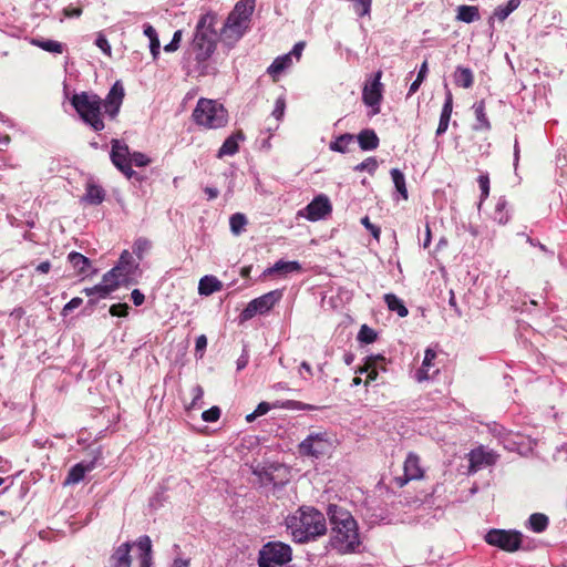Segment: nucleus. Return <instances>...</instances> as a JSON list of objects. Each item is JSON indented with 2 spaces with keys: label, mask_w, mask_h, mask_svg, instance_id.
<instances>
[{
  "label": "nucleus",
  "mask_w": 567,
  "mask_h": 567,
  "mask_svg": "<svg viewBox=\"0 0 567 567\" xmlns=\"http://www.w3.org/2000/svg\"><path fill=\"white\" fill-rule=\"evenodd\" d=\"M95 467V460L89 462H80L73 465L65 478V485H74L80 483L87 472H91Z\"/></svg>",
  "instance_id": "obj_19"
},
{
  "label": "nucleus",
  "mask_w": 567,
  "mask_h": 567,
  "mask_svg": "<svg viewBox=\"0 0 567 567\" xmlns=\"http://www.w3.org/2000/svg\"><path fill=\"white\" fill-rule=\"evenodd\" d=\"M454 82L457 86L468 89L474 83V75L471 69L457 66L454 72Z\"/></svg>",
  "instance_id": "obj_33"
},
{
  "label": "nucleus",
  "mask_w": 567,
  "mask_h": 567,
  "mask_svg": "<svg viewBox=\"0 0 567 567\" xmlns=\"http://www.w3.org/2000/svg\"><path fill=\"white\" fill-rule=\"evenodd\" d=\"M190 560L188 558H175L171 567H189Z\"/></svg>",
  "instance_id": "obj_64"
},
{
  "label": "nucleus",
  "mask_w": 567,
  "mask_h": 567,
  "mask_svg": "<svg viewBox=\"0 0 567 567\" xmlns=\"http://www.w3.org/2000/svg\"><path fill=\"white\" fill-rule=\"evenodd\" d=\"M248 361H249V355L246 351H244L241 353V355L237 359V370H243L244 368H246V365L248 364Z\"/></svg>",
  "instance_id": "obj_62"
},
{
  "label": "nucleus",
  "mask_w": 567,
  "mask_h": 567,
  "mask_svg": "<svg viewBox=\"0 0 567 567\" xmlns=\"http://www.w3.org/2000/svg\"><path fill=\"white\" fill-rule=\"evenodd\" d=\"M131 298L135 306H141L145 300L144 295L138 289L132 291Z\"/></svg>",
  "instance_id": "obj_61"
},
{
  "label": "nucleus",
  "mask_w": 567,
  "mask_h": 567,
  "mask_svg": "<svg viewBox=\"0 0 567 567\" xmlns=\"http://www.w3.org/2000/svg\"><path fill=\"white\" fill-rule=\"evenodd\" d=\"M522 538V533L517 530L491 529L485 535L488 545L506 551H516L520 547Z\"/></svg>",
  "instance_id": "obj_10"
},
{
  "label": "nucleus",
  "mask_w": 567,
  "mask_h": 567,
  "mask_svg": "<svg viewBox=\"0 0 567 567\" xmlns=\"http://www.w3.org/2000/svg\"><path fill=\"white\" fill-rule=\"evenodd\" d=\"M361 224H362V225H363V226H364V227H365V228L371 233V235H372L374 238H377V239L379 238L381 230H380V228H379L378 226L373 225V224L370 221V219H369V217H368V216H365V217H363V218L361 219Z\"/></svg>",
  "instance_id": "obj_56"
},
{
  "label": "nucleus",
  "mask_w": 567,
  "mask_h": 567,
  "mask_svg": "<svg viewBox=\"0 0 567 567\" xmlns=\"http://www.w3.org/2000/svg\"><path fill=\"white\" fill-rule=\"evenodd\" d=\"M144 35L150 39V51L154 60L159 55L161 43L156 30L148 23L143 25Z\"/></svg>",
  "instance_id": "obj_34"
},
{
  "label": "nucleus",
  "mask_w": 567,
  "mask_h": 567,
  "mask_svg": "<svg viewBox=\"0 0 567 567\" xmlns=\"http://www.w3.org/2000/svg\"><path fill=\"white\" fill-rule=\"evenodd\" d=\"M130 161L131 165L134 164L137 167H144L151 163L150 157L141 152H134L131 154Z\"/></svg>",
  "instance_id": "obj_47"
},
{
  "label": "nucleus",
  "mask_w": 567,
  "mask_h": 567,
  "mask_svg": "<svg viewBox=\"0 0 567 567\" xmlns=\"http://www.w3.org/2000/svg\"><path fill=\"white\" fill-rule=\"evenodd\" d=\"M102 281L106 288L110 289V292L115 291L120 286L131 285V282L125 279L124 275L116 274L113 269L103 275Z\"/></svg>",
  "instance_id": "obj_29"
},
{
  "label": "nucleus",
  "mask_w": 567,
  "mask_h": 567,
  "mask_svg": "<svg viewBox=\"0 0 567 567\" xmlns=\"http://www.w3.org/2000/svg\"><path fill=\"white\" fill-rule=\"evenodd\" d=\"M302 269L301 265L297 260L286 261V260H278L274 264V266L267 268L264 271L265 276H271L274 274H280V275H287L292 272H300Z\"/></svg>",
  "instance_id": "obj_22"
},
{
  "label": "nucleus",
  "mask_w": 567,
  "mask_h": 567,
  "mask_svg": "<svg viewBox=\"0 0 567 567\" xmlns=\"http://www.w3.org/2000/svg\"><path fill=\"white\" fill-rule=\"evenodd\" d=\"M128 306L126 303H116L111 306L110 313L114 317H124L127 315Z\"/></svg>",
  "instance_id": "obj_55"
},
{
  "label": "nucleus",
  "mask_w": 567,
  "mask_h": 567,
  "mask_svg": "<svg viewBox=\"0 0 567 567\" xmlns=\"http://www.w3.org/2000/svg\"><path fill=\"white\" fill-rule=\"evenodd\" d=\"M468 474H475L482 468L493 465L496 462V455L492 451L484 450L483 446H480L475 450H472L468 454Z\"/></svg>",
  "instance_id": "obj_14"
},
{
  "label": "nucleus",
  "mask_w": 567,
  "mask_h": 567,
  "mask_svg": "<svg viewBox=\"0 0 567 567\" xmlns=\"http://www.w3.org/2000/svg\"><path fill=\"white\" fill-rule=\"evenodd\" d=\"M244 134L241 132H237L229 137H227L220 148L218 150L217 157L223 158L224 156H233L239 150V141H243Z\"/></svg>",
  "instance_id": "obj_25"
},
{
  "label": "nucleus",
  "mask_w": 567,
  "mask_h": 567,
  "mask_svg": "<svg viewBox=\"0 0 567 567\" xmlns=\"http://www.w3.org/2000/svg\"><path fill=\"white\" fill-rule=\"evenodd\" d=\"M377 168H378V161L375 159V157H368L360 164L355 165L353 169L355 172L367 171L369 174L372 175V174H374Z\"/></svg>",
  "instance_id": "obj_45"
},
{
  "label": "nucleus",
  "mask_w": 567,
  "mask_h": 567,
  "mask_svg": "<svg viewBox=\"0 0 567 567\" xmlns=\"http://www.w3.org/2000/svg\"><path fill=\"white\" fill-rule=\"evenodd\" d=\"M392 182L395 189L401 194L403 199H408V189L405 185L404 174L399 168H392L391 172Z\"/></svg>",
  "instance_id": "obj_38"
},
{
  "label": "nucleus",
  "mask_w": 567,
  "mask_h": 567,
  "mask_svg": "<svg viewBox=\"0 0 567 567\" xmlns=\"http://www.w3.org/2000/svg\"><path fill=\"white\" fill-rule=\"evenodd\" d=\"M473 110H474V114H475V118H476V122L473 125V130L488 132L491 130V123H489L486 112H485L484 101L474 103Z\"/></svg>",
  "instance_id": "obj_26"
},
{
  "label": "nucleus",
  "mask_w": 567,
  "mask_h": 567,
  "mask_svg": "<svg viewBox=\"0 0 567 567\" xmlns=\"http://www.w3.org/2000/svg\"><path fill=\"white\" fill-rule=\"evenodd\" d=\"M182 41V31L177 30L173 34V39L168 44L164 47L165 52H175L179 48V43Z\"/></svg>",
  "instance_id": "obj_51"
},
{
  "label": "nucleus",
  "mask_w": 567,
  "mask_h": 567,
  "mask_svg": "<svg viewBox=\"0 0 567 567\" xmlns=\"http://www.w3.org/2000/svg\"><path fill=\"white\" fill-rule=\"evenodd\" d=\"M385 361L386 359L382 354L370 355L367 358L364 367L359 370L360 373H368V380L365 383L377 379L378 369L385 371Z\"/></svg>",
  "instance_id": "obj_21"
},
{
  "label": "nucleus",
  "mask_w": 567,
  "mask_h": 567,
  "mask_svg": "<svg viewBox=\"0 0 567 567\" xmlns=\"http://www.w3.org/2000/svg\"><path fill=\"white\" fill-rule=\"evenodd\" d=\"M151 247V244L145 238H138L133 247V252L137 255L138 259L143 258V254L147 251Z\"/></svg>",
  "instance_id": "obj_48"
},
{
  "label": "nucleus",
  "mask_w": 567,
  "mask_h": 567,
  "mask_svg": "<svg viewBox=\"0 0 567 567\" xmlns=\"http://www.w3.org/2000/svg\"><path fill=\"white\" fill-rule=\"evenodd\" d=\"M216 14L207 12L200 17L196 25V32L192 43L197 62L206 61L215 51L217 33L214 28Z\"/></svg>",
  "instance_id": "obj_4"
},
{
  "label": "nucleus",
  "mask_w": 567,
  "mask_h": 567,
  "mask_svg": "<svg viewBox=\"0 0 567 567\" xmlns=\"http://www.w3.org/2000/svg\"><path fill=\"white\" fill-rule=\"evenodd\" d=\"M246 224H247V219H246L245 215H243L240 213L234 214L229 219L230 230L235 235H239L243 231Z\"/></svg>",
  "instance_id": "obj_42"
},
{
  "label": "nucleus",
  "mask_w": 567,
  "mask_h": 567,
  "mask_svg": "<svg viewBox=\"0 0 567 567\" xmlns=\"http://www.w3.org/2000/svg\"><path fill=\"white\" fill-rule=\"evenodd\" d=\"M332 212L328 196L321 194L316 196L303 209L298 212L299 217L310 221H318L326 218Z\"/></svg>",
  "instance_id": "obj_12"
},
{
  "label": "nucleus",
  "mask_w": 567,
  "mask_h": 567,
  "mask_svg": "<svg viewBox=\"0 0 567 567\" xmlns=\"http://www.w3.org/2000/svg\"><path fill=\"white\" fill-rule=\"evenodd\" d=\"M354 11L359 17H364L370 13L372 0H353Z\"/></svg>",
  "instance_id": "obj_46"
},
{
  "label": "nucleus",
  "mask_w": 567,
  "mask_h": 567,
  "mask_svg": "<svg viewBox=\"0 0 567 567\" xmlns=\"http://www.w3.org/2000/svg\"><path fill=\"white\" fill-rule=\"evenodd\" d=\"M548 517L542 513L532 514L527 522V527L535 533H543L548 526Z\"/></svg>",
  "instance_id": "obj_35"
},
{
  "label": "nucleus",
  "mask_w": 567,
  "mask_h": 567,
  "mask_svg": "<svg viewBox=\"0 0 567 567\" xmlns=\"http://www.w3.org/2000/svg\"><path fill=\"white\" fill-rule=\"evenodd\" d=\"M306 44L303 41H300V42H297L292 50L288 53L291 58V60H296V61H299V59L301 58V54L303 52V49H305Z\"/></svg>",
  "instance_id": "obj_57"
},
{
  "label": "nucleus",
  "mask_w": 567,
  "mask_h": 567,
  "mask_svg": "<svg viewBox=\"0 0 567 567\" xmlns=\"http://www.w3.org/2000/svg\"><path fill=\"white\" fill-rule=\"evenodd\" d=\"M113 165L122 172L125 177L131 179L136 175V172L131 167V152L128 146L120 140H112V148L110 153Z\"/></svg>",
  "instance_id": "obj_11"
},
{
  "label": "nucleus",
  "mask_w": 567,
  "mask_h": 567,
  "mask_svg": "<svg viewBox=\"0 0 567 567\" xmlns=\"http://www.w3.org/2000/svg\"><path fill=\"white\" fill-rule=\"evenodd\" d=\"M206 347H207V338L204 334L198 336L196 338V343H195L196 353H200V357H202Z\"/></svg>",
  "instance_id": "obj_60"
},
{
  "label": "nucleus",
  "mask_w": 567,
  "mask_h": 567,
  "mask_svg": "<svg viewBox=\"0 0 567 567\" xmlns=\"http://www.w3.org/2000/svg\"><path fill=\"white\" fill-rule=\"evenodd\" d=\"M282 298L281 290L269 291L258 298L252 299L240 313V320L247 321L256 315H264L270 311L277 302Z\"/></svg>",
  "instance_id": "obj_8"
},
{
  "label": "nucleus",
  "mask_w": 567,
  "mask_h": 567,
  "mask_svg": "<svg viewBox=\"0 0 567 567\" xmlns=\"http://www.w3.org/2000/svg\"><path fill=\"white\" fill-rule=\"evenodd\" d=\"M436 352L427 348L421 367L416 370L414 378L417 382H424L433 379L439 373V368L434 364Z\"/></svg>",
  "instance_id": "obj_16"
},
{
  "label": "nucleus",
  "mask_w": 567,
  "mask_h": 567,
  "mask_svg": "<svg viewBox=\"0 0 567 567\" xmlns=\"http://www.w3.org/2000/svg\"><path fill=\"white\" fill-rule=\"evenodd\" d=\"M141 554H152V542L147 535L141 536L136 543Z\"/></svg>",
  "instance_id": "obj_54"
},
{
  "label": "nucleus",
  "mask_w": 567,
  "mask_h": 567,
  "mask_svg": "<svg viewBox=\"0 0 567 567\" xmlns=\"http://www.w3.org/2000/svg\"><path fill=\"white\" fill-rule=\"evenodd\" d=\"M123 99L124 87L121 82L116 81L104 101L94 93L81 92L72 96L71 104L86 124L94 131H102L104 128L102 107H104V112L113 118L117 115Z\"/></svg>",
  "instance_id": "obj_1"
},
{
  "label": "nucleus",
  "mask_w": 567,
  "mask_h": 567,
  "mask_svg": "<svg viewBox=\"0 0 567 567\" xmlns=\"http://www.w3.org/2000/svg\"><path fill=\"white\" fill-rule=\"evenodd\" d=\"M131 544L124 543L120 545L109 559V567H131Z\"/></svg>",
  "instance_id": "obj_20"
},
{
  "label": "nucleus",
  "mask_w": 567,
  "mask_h": 567,
  "mask_svg": "<svg viewBox=\"0 0 567 567\" xmlns=\"http://www.w3.org/2000/svg\"><path fill=\"white\" fill-rule=\"evenodd\" d=\"M68 261L70 262V265L76 272V275H79V276L86 277L96 271V270H92L91 260L80 252L71 251L68 255Z\"/></svg>",
  "instance_id": "obj_18"
},
{
  "label": "nucleus",
  "mask_w": 567,
  "mask_h": 567,
  "mask_svg": "<svg viewBox=\"0 0 567 567\" xmlns=\"http://www.w3.org/2000/svg\"><path fill=\"white\" fill-rule=\"evenodd\" d=\"M292 559L291 547L282 542H268L259 550V567H281Z\"/></svg>",
  "instance_id": "obj_7"
},
{
  "label": "nucleus",
  "mask_w": 567,
  "mask_h": 567,
  "mask_svg": "<svg viewBox=\"0 0 567 567\" xmlns=\"http://www.w3.org/2000/svg\"><path fill=\"white\" fill-rule=\"evenodd\" d=\"M112 269L116 274L124 275L125 279L132 284L138 269V264L135 261L133 255L130 251L124 250L121 254L117 264Z\"/></svg>",
  "instance_id": "obj_17"
},
{
  "label": "nucleus",
  "mask_w": 567,
  "mask_h": 567,
  "mask_svg": "<svg viewBox=\"0 0 567 567\" xmlns=\"http://www.w3.org/2000/svg\"><path fill=\"white\" fill-rule=\"evenodd\" d=\"M192 117L198 126L207 130L224 127L228 122V113L224 105L204 97L197 101Z\"/></svg>",
  "instance_id": "obj_5"
},
{
  "label": "nucleus",
  "mask_w": 567,
  "mask_h": 567,
  "mask_svg": "<svg viewBox=\"0 0 567 567\" xmlns=\"http://www.w3.org/2000/svg\"><path fill=\"white\" fill-rule=\"evenodd\" d=\"M95 45L106 55H111L112 49L107 41V39L102 34L99 33L95 39Z\"/></svg>",
  "instance_id": "obj_53"
},
{
  "label": "nucleus",
  "mask_w": 567,
  "mask_h": 567,
  "mask_svg": "<svg viewBox=\"0 0 567 567\" xmlns=\"http://www.w3.org/2000/svg\"><path fill=\"white\" fill-rule=\"evenodd\" d=\"M271 409L270 404L267 402H260L255 412L258 416L265 415Z\"/></svg>",
  "instance_id": "obj_63"
},
{
  "label": "nucleus",
  "mask_w": 567,
  "mask_h": 567,
  "mask_svg": "<svg viewBox=\"0 0 567 567\" xmlns=\"http://www.w3.org/2000/svg\"><path fill=\"white\" fill-rule=\"evenodd\" d=\"M192 402L187 405V410L200 409L203 406L204 390L200 385H195L192 389Z\"/></svg>",
  "instance_id": "obj_44"
},
{
  "label": "nucleus",
  "mask_w": 567,
  "mask_h": 567,
  "mask_svg": "<svg viewBox=\"0 0 567 567\" xmlns=\"http://www.w3.org/2000/svg\"><path fill=\"white\" fill-rule=\"evenodd\" d=\"M293 61L291 60L290 55L284 54L274 60V62L269 65L267 72L272 78H276L280 73H282L285 70L290 68L292 65Z\"/></svg>",
  "instance_id": "obj_32"
},
{
  "label": "nucleus",
  "mask_w": 567,
  "mask_h": 567,
  "mask_svg": "<svg viewBox=\"0 0 567 567\" xmlns=\"http://www.w3.org/2000/svg\"><path fill=\"white\" fill-rule=\"evenodd\" d=\"M105 199V190L102 186L95 184L94 182H89L86 184L85 194L82 197V202L96 206L103 203Z\"/></svg>",
  "instance_id": "obj_23"
},
{
  "label": "nucleus",
  "mask_w": 567,
  "mask_h": 567,
  "mask_svg": "<svg viewBox=\"0 0 567 567\" xmlns=\"http://www.w3.org/2000/svg\"><path fill=\"white\" fill-rule=\"evenodd\" d=\"M358 143L363 151H373L379 146V137L373 130H363L358 134Z\"/></svg>",
  "instance_id": "obj_27"
},
{
  "label": "nucleus",
  "mask_w": 567,
  "mask_h": 567,
  "mask_svg": "<svg viewBox=\"0 0 567 567\" xmlns=\"http://www.w3.org/2000/svg\"><path fill=\"white\" fill-rule=\"evenodd\" d=\"M220 417V409L218 406H212L202 414V419L205 422H216Z\"/></svg>",
  "instance_id": "obj_50"
},
{
  "label": "nucleus",
  "mask_w": 567,
  "mask_h": 567,
  "mask_svg": "<svg viewBox=\"0 0 567 567\" xmlns=\"http://www.w3.org/2000/svg\"><path fill=\"white\" fill-rule=\"evenodd\" d=\"M33 44L51 53H62L63 44L54 40H34Z\"/></svg>",
  "instance_id": "obj_40"
},
{
  "label": "nucleus",
  "mask_w": 567,
  "mask_h": 567,
  "mask_svg": "<svg viewBox=\"0 0 567 567\" xmlns=\"http://www.w3.org/2000/svg\"><path fill=\"white\" fill-rule=\"evenodd\" d=\"M83 292L87 297H96L97 299H104L111 293L110 289L106 288V286L104 285V282L102 280L100 284H97L93 287L84 288Z\"/></svg>",
  "instance_id": "obj_41"
},
{
  "label": "nucleus",
  "mask_w": 567,
  "mask_h": 567,
  "mask_svg": "<svg viewBox=\"0 0 567 567\" xmlns=\"http://www.w3.org/2000/svg\"><path fill=\"white\" fill-rule=\"evenodd\" d=\"M331 530L329 546L338 554L348 555L360 551L362 545L358 522L344 507L330 504L327 508Z\"/></svg>",
  "instance_id": "obj_2"
},
{
  "label": "nucleus",
  "mask_w": 567,
  "mask_h": 567,
  "mask_svg": "<svg viewBox=\"0 0 567 567\" xmlns=\"http://www.w3.org/2000/svg\"><path fill=\"white\" fill-rule=\"evenodd\" d=\"M381 72H378L373 81L365 85L362 92V99L365 105L372 109V114L380 112V103L382 100V84L380 82Z\"/></svg>",
  "instance_id": "obj_13"
},
{
  "label": "nucleus",
  "mask_w": 567,
  "mask_h": 567,
  "mask_svg": "<svg viewBox=\"0 0 567 567\" xmlns=\"http://www.w3.org/2000/svg\"><path fill=\"white\" fill-rule=\"evenodd\" d=\"M520 4V0H509L506 4L498 6L493 13V18L503 22L515 11Z\"/></svg>",
  "instance_id": "obj_36"
},
{
  "label": "nucleus",
  "mask_w": 567,
  "mask_h": 567,
  "mask_svg": "<svg viewBox=\"0 0 567 567\" xmlns=\"http://www.w3.org/2000/svg\"><path fill=\"white\" fill-rule=\"evenodd\" d=\"M254 10L255 0H239L225 22L223 29L225 37L235 40L240 39L248 29Z\"/></svg>",
  "instance_id": "obj_6"
},
{
  "label": "nucleus",
  "mask_w": 567,
  "mask_h": 567,
  "mask_svg": "<svg viewBox=\"0 0 567 567\" xmlns=\"http://www.w3.org/2000/svg\"><path fill=\"white\" fill-rule=\"evenodd\" d=\"M506 206H507V200L504 197H501L497 200L496 206H495L493 218L495 221H497L501 225L506 224L509 219L508 213L506 210Z\"/></svg>",
  "instance_id": "obj_39"
},
{
  "label": "nucleus",
  "mask_w": 567,
  "mask_h": 567,
  "mask_svg": "<svg viewBox=\"0 0 567 567\" xmlns=\"http://www.w3.org/2000/svg\"><path fill=\"white\" fill-rule=\"evenodd\" d=\"M285 107H286V104H285L284 99H278V100L276 101L275 109H274V111H272V115H274L278 121L282 118L284 113H285Z\"/></svg>",
  "instance_id": "obj_59"
},
{
  "label": "nucleus",
  "mask_w": 567,
  "mask_h": 567,
  "mask_svg": "<svg viewBox=\"0 0 567 567\" xmlns=\"http://www.w3.org/2000/svg\"><path fill=\"white\" fill-rule=\"evenodd\" d=\"M404 475L395 477L399 486H403L409 481L420 480L423 477V468L421 466L420 457L415 453H409L404 461Z\"/></svg>",
  "instance_id": "obj_15"
},
{
  "label": "nucleus",
  "mask_w": 567,
  "mask_h": 567,
  "mask_svg": "<svg viewBox=\"0 0 567 567\" xmlns=\"http://www.w3.org/2000/svg\"><path fill=\"white\" fill-rule=\"evenodd\" d=\"M353 138L354 136L352 134H342L330 143L329 148L333 152L346 153L348 146L353 142Z\"/></svg>",
  "instance_id": "obj_37"
},
{
  "label": "nucleus",
  "mask_w": 567,
  "mask_h": 567,
  "mask_svg": "<svg viewBox=\"0 0 567 567\" xmlns=\"http://www.w3.org/2000/svg\"><path fill=\"white\" fill-rule=\"evenodd\" d=\"M223 288V284L214 276H204L198 284V293L202 296H210L212 293L219 291Z\"/></svg>",
  "instance_id": "obj_28"
},
{
  "label": "nucleus",
  "mask_w": 567,
  "mask_h": 567,
  "mask_svg": "<svg viewBox=\"0 0 567 567\" xmlns=\"http://www.w3.org/2000/svg\"><path fill=\"white\" fill-rule=\"evenodd\" d=\"M287 528L296 543H309L327 533L324 515L311 506H301L286 518Z\"/></svg>",
  "instance_id": "obj_3"
},
{
  "label": "nucleus",
  "mask_w": 567,
  "mask_h": 567,
  "mask_svg": "<svg viewBox=\"0 0 567 567\" xmlns=\"http://www.w3.org/2000/svg\"><path fill=\"white\" fill-rule=\"evenodd\" d=\"M456 19L465 23H472L481 19L480 10L475 6H458L456 9Z\"/></svg>",
  "instance_id": "obj_30"
},
{
  "label": "nucleus",
  "mask_w": 567,
  "mask_h": 567,
  "mask_svg": "<svg viewBox=\"0 0 567 567\" xmlns=\"http://www.w3.org/2000/svg\"><path fill=\"white\" fill-rule=\"evenodd\" d=\"M384 302L386 303L388 309L395 312L399 317L404 318L409 315V310L404 302L394 293H385Z\"/></svg>",
  "instance_id": "obj_31"
},
{
  "label": "nucleus",
  "mask_w": 567,
  "mask_h": 567,
  "mask_svg": "<svg viewBox=\"0 0 567 567\" xmlns=\"http://www.w3.org/2000/svg\"><path fill=\"white\" fill-rule=\"evenodd\" d=\"M332 447V442L327 432L310 433L299 444V452L301 455L320 457L327 454Z\"/></svg>",
  "instance_id": "obj_9"
},
{
  "label": "nucleus",
  "mask_w": 567,
  "mask_h": 567,
  "mask_svg": "<svg viewBox=\"0 0 567 567\" xmlns=\"http://www.w3.org/2000/svg\"><path fill=\"white\" fill-rule=\"evenodd\" d=\"M358 340L362 343L370 344L377 340V332L367 324H363L359 330Z\"/></svg>",
  "instance_id": "obj_43"
},
{
  "label": "nucleus",
  "mask_w": 567,
  "mask_h": 567,
  "mask_svg": "<svg viewBox=\"0 0 567 567\" xmlns=\"http://www.w3.org/2000/svg\"><path fill=\"white\" fill-rule=\"evenodd\" d=\"M478 185H480V189H481V197H482V200L486 199L488 197V194H489V177H488V174L485 173V174H481L478 176Z\"/></svg>",
  "instance_id": "obj_49"
},
{
  "label": "nucleus",
  "mask_w": 567,
  "mask_h": 567,
  "mask_svg": "<svg viewBox=\"0 0 567 567\" xmlns=\"http://www.w3.org/2000/svg\"><path fill=\"white\" fill-rule=\"evenodd\" d=\"M452 110H453V97H452L451 92H447L445 102H444L442 111H441L440 122H439V126L436 128V136H441L447 131L451 115H452Z\"/></svg>",
  "instance_id": "obj_24"
},
{
  "label": "nucleus",
  "mask_w": 567,
  "mask_h": 567,
  "mask_svg": "<svg viewBox=\"0 0 567 567\" xmlns=\"http://www.w3.org/2000/svg\"><path fill=\"white\" fill-rule=\"evenodd\" d=\"M83 300L80 297L72 298L64 307L63 315H68L74 309L79 308L82 305Z\"/></svg>",
  "instance_id": "obj_58"
},
{
  "label": "nucleus",
  "mask_w": 567,
  "mask_h": 567,
  "mask_svg": "<svg viewBox=\"0 0 567 567\" xmlns=\"http://www.w3.org/2000/svg\"><path fill=\"white\" fill-rule=\"evenodd\" d=\"M274 408H295V409H298V410H309V411L315 410V406L309 405V404H305V403H301V402H298V401H286L282 404L275 403Z\"/></svg>",
  "instance_id": "obj_52"
}]
</instances>
